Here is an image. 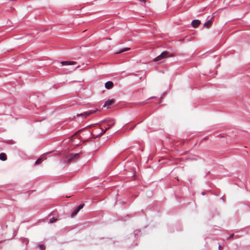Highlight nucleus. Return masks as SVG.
Listing matches in <instances>:
<instances>
[{"label": "nucleus", "instance_id": "1", "mask_svg": "<svg viewBox=\"0 0 250 250\" xmlns=\"http://www.w3.org/2000/svg\"><path fill=\"white\" fill-rule=\"evenodd\" d=\"M80 157L79 153H71L65 159V162L67 163H71V162H74L78 160Z\"/></svg>", "mask_w": 250, "mask_h": 250}, {"label": "nucleus", "instance_id": "2", "mask_svg": "<svg viewBox=\"0 0 250 250\" xmlns=\"http://www.w3.org/2000/svg\"><path fill=\"white\" fill-rule=\"evenodd\" d=\"M168 53L167 51L163 52L160 55L158 56L157 57L154 58L153 59V61L154 62H157L158 61H160L164 58H167L168 57H169V56L168 55Z\"/></svg>", "mask_w": 250, "mask_h": 250}, {"label": "nucleus", "instance_id": "3", "mask_svg": "<svg viewBox=\"0 0 250 250\" xmlns=\"http://www.w3.org/2000/svg\"><path fill=\"white\" fill-rule=\"evenodd\" d=\"M84 204H81L76 209H75L71 213V216L74 217L75 216L79 211L83 208Z\"/></svg>", "mask_w": 250, "mask_h": 250}, {"label": "nucleus", "instance_id": "4", "mask_svg": "<svg viewBox=\"0 0 250 250\" xmlns=\"http://www.w3.org/2000/svg\"><path fill=\"white\" fill-rule=\"evenodd\" d=\"M96 111V110H91L84 112L83 113H81V114H78L77 116H82L83 118H85L87 117H88V116H89L90 115L95 113Z\"/></svg>", "mask_w": 250, "mask_h": 250}, {"label": "nucleus", "instance_id": "5", "mask_svg": "<svg viewBox=\"0 0 250 250\" xmlns=\"http://www.w3.org/2000/svg\"><path fill=\"white\" fill-rule=\"evenodd\" d=\"M105 121L107 122V128L108 129L111 128L115 124V122L113 119H108L105 120Z\"/></svg>", "mask_w": 250, "mask_h": 250}, {"label": "nucleus", "instance_id": "6", "mask_svg": "<svg viewBox=\"0 0 250 250\" xmlns=\"http://www.w3.org/2000/svg\"><path fill=\"white\" fill-rule=\"evenodd\" d=\"M62 65H75L77 63L75 61H62L61 62Z\"/></svg>", "mask_w": 250, "mask_h": 250}, {"label": "nucleus", "instance_id": "7", "mask_svg": "<svg viewBox=\"0 0 250 250\" xmlns=\"http://www.w3.org/2000/svg\"><path fill=\"white\" fill-rule=\"evenodd\" d=\"M114 103V101L112 100H108L106 101L104 105V107H106L107 108H109L111 105Z\"/></svg>", "mask_w": 250, "mask_h": 250}, {"label": "nucleus", "instance_id": "8", "mask_svg": "<svg viewBox=\"0 0 250 250\" xmlns=\"http://www.w3.org/2000/svg\"><path fill=\"white\" fill-rule=\"evenodd\" d=\"M201 22L198 20H194L191 22V25L194 28H197L199 24H200Z\"/></svg>", "mask_w": 250, "mask_h": 250}, {"label": "nucleus", "instance_id": "9", "mask_svg": "<svg viewBox=\"0 0 250 250\" xmlns=\"http://www.w3.org/2000/svg\"><path fill=\"white\" fill-rule=\"evenodd\" d=\"M113 85V83L111 81H108L105 83V87L107 89H111Z\"/></svg>", "mask_w": 250, "mask_h": 250}, {"label": "nucleus", "instance_id": "10", "mask_svg": "<svg viewBox=\"0 0 250 250\" xmlns=\"http://www.w3.org/2000/svg\"><path fill=\"white\" fill-rule=\"evenodd\" d=\"M211 24L212 21L211 19H210L204 23V26L206 28H208L211 26Z\"/></svg>", "mask_w": 250, "mask_h": 250}, {"label": "nucleus", "instance_id": "11", "mask_svg": "<svg viewBox=\"0 0 250 250\" xmlns=\"http://www.w3.org/2000/svg\"><path fill=\"white\" fill-rule=\"evenodd\" d=\"M129 50H130V48L129 47H126V48H125L124 49H120L119 50H117L116 52H115V54H120L121 53H123V52H124L125 51H128Z\"/></svg>", "mask_w": 250, "mask_h": 250}, {"label": "nucleus", "instance_id": "12", "mask_svg": "<svg viewBox=\"0 0 250 250\" xmlns=\"http://www.w3.org/2000/svg\"><path fill=\"white\" fill-rule=\"evenodd\" d=\"M0 159L1 161H5L7 160V156L5 153H1L0 154Z\"/></svg>", "mask_w": 250, "mask_h": 250}, {"label": "nucleus", "instance_id": "13", "mask_svg": "<svg viewBox=\"0 0 250 250\" xmlns=\"http://www.w3.org/2000/svg\"><path fill=\"white\" fill-rule=\"evenodd\" d=\"M235 237V238H238V236L237 235L236 236H234V234H232L231 235H229V236L227 238V240H230L231 239H233V237Z\"/></svg>", "mask_w": 250, "mask_h": 250}, {"label": "nucleus", "instance_id": "14", "mask_svg": "<svg viewBox=\"0 0 250 250\" xmlns=\"http://www.w3.org/2000/svg\"><path fill=\"white\" fill-rule=\"evenodd\" d=\"M39 247L41 249V250H45V246L43 244H39Z\"/></svg>", "mask_w": 250, "mask_h": 250}, {"label": "nucleus", "instance_id": "15", "mask_svg": "<svg viewBox=\"0 0 250 250\" xmlns=\"http://www.w3.org/2000/svg\"><path fill=\"white\" fill-rule=\"evenodd\" d=\"M57 220V219H56L55 217L51 218L49 220V222L50 223H53L55 222Z\"/></svg>", "mask_w": 250, "mask_h": 250}, {"label": "nucleus", "instance_id": "16", "mask_svg": "<svg viewBox=\"0 0 250 250\" xmlns=\"http://www.w3.org/2000/svg\"><path fill=\"white\" fill-rule=\"evenodd\" d=\"M41 161H42V158H38L35 162V164L36 165H38V164H39L41 163Z\"/></svg>", "mask_w": 250, "mask_h": 250}, {"label": "nucleus", "instance_id": "17", "mask_svg": "<svg viewBox=\"0 0 250 250\" xmlns=\"http://www.w3.org/2000/svg\"><path fill=\"white\" fill-rule=\"evenodd\" d=\"M107 129H108L107 128V127L105 128V129L104 130H103V129H101L102 132L101 133V134H103L104 133Z\"/></svg>", "mask_w": 250, "mask_h": 250}, {"label": "nucleus", "instance_id": "18", "mask_svg": "<svg viewBox=\"0 0 250 250\" xmlns=\"http://www.w3.org/2000/svg\"><path fill=\"white\" fill-rule=\"evenodd\" d=\"M219 250H223V247L221 246V245H219L218 247Z\"/></svg>", "mask_w": 250, "mask_h": 250}]
</instances>
